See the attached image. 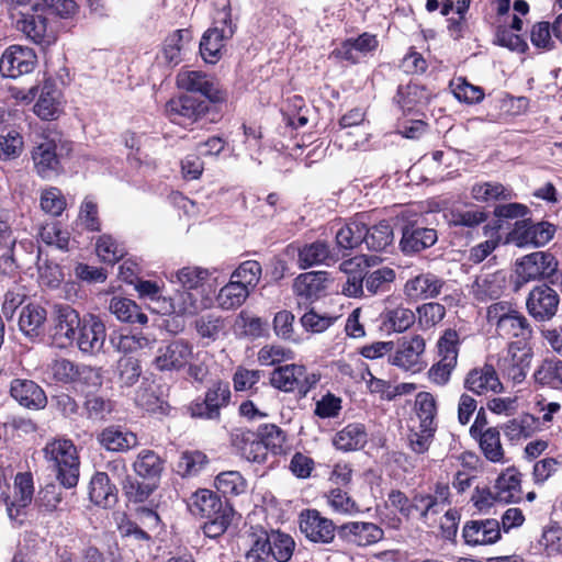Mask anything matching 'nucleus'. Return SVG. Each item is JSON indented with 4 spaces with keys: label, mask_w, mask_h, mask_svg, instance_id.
I'll use <instances>...</instances> for the list:
<instances>
[{
    "label": "nucleus",
    "mask_w": 562,
    "mask_h": 562,
    "mask_svg": "<svg viewBox=\"0 0 562 562\" xmlns=\"http://www.w3.org/2000/svg\"><path fill=\"white\" fill-rule=\"evenodd\" d=\"M487 220V213L481 207L472 206L468 209H457L451 211L449 224L453 226H462L473 228Z\"/></svg>",
    "instance_id": "nucleus-55"
},
{
    "label": "nucleus",
    "mask_w": 562,
    "mask_h": 562,
    "mask_svg": "<svg viewBox=\"0 0 562 562\" xmlns=\"http://www.w3.org/2000/svg\"><path fill=\"white\" fill-rule=\"evenodd\" d=\"M367 442V432L361 424H349L333 438V445L341 451H353Z\"/></svg>",
    "instance_id": "nucleus-36"
},
{
    "label": "nucleus",
    "mask_w": 562,
    "mask_h": 562,
    "mask_svg": "<svg viewBox=\"0 0 562 562\" xmlns=\"http://www.w3.org/2000/svg\"><path fill=\"white\" fill-rule=\"evenodd\" d=\"M111 341L117 351L123 353H134L145 349H153L156 338L143 333H135L119 335L116 338L112 337Z\"/></svg>",
    "instance_id": "nucleus-44"
},
{
    "label": "nucleus",
    "mask_w": 562,
    "mask_h": 562,
    "mask_svg": "<svg viewBox=\"0 0 562 562\" xmlns=\"http://www.w3.org/2000/svg\"><path fill=\"white\" fill-rule=\"evenodd\" d=\"M436 430L432 427L413 426L407 436L411 450L417 454L426 453L432 443Z\"/></svg>",
    "instance_id": "nucleus-60"
},
{
    "label": "nucleus",
    "mask_w": 562,
    "mask_h": 562,
    "mask_svg": "<svg viewBox=\"0 0 562 562\" xmlns=\"http://www.w3.org/2000/svg\"><path fill=\"white\" fill-rule=\"evenodd\" d=\"M10 394L20 405L30 409H42L47 404V397L43 389L31 380H13Z\"/></svg>",
    "instance_id": "nucleus-24"
},
{
    "label": "nucleus",
    "mask_w": 562,
    "mask_h": 562,
    "mask_svg": "<svg viewBox=\"0 0 562 562\" xmlns=\"http://www.w3.org/2000/svg\"><path fill=\"white\" fill-rule=\"evenodd\" d=\"M464 387L476 395H483L490 392L497 394L504 391L495 367L487 362L482 367L471 369L467 373Z\"/></svg>",
    "instance_id": "nucleus-17"
},
{
    "label": "nucleus",
    "mask_w": 562,
    "mask_h": 562,
    "mask_svg": "<svg viewBox=\"0 0 562 562\" xmlns=\"http://www.w3.org/2000/svg\"><path fill=\"white\" fill-rule=\"evenodd\" d=\"M326 497L329 507L337 514L351 516L360 512V507L356 501L340 488L330 490Z\"/></svg>",
    "instance_id": "nucleus-61"
},
{
    "label": "nucleus",
    "mask_w": 562,
    "mask_h": 562,
    "mask_svg": "<svg viewBox=\"0 0 562 562\" xmlns=\"http://www.w3.org/2000/svg\"><path fill=\"white\" fill-rule=\"evenodd\" d=\"M89 496L91 502L102 507H108L115 502L114 487L110 484L106 473L98 472L92 476Z\"/></svg>",
    "instance_id": "nucleus-39"
},
{
    "label": "nucleus",
    "mask_w": 562,
    "mask_h": 562,
    "mask_svg": "<svg viewBox=\"0 0 562 562\" xmlns=\"http://www.w3.org/2000/svg\"><path fill=\"white\" fill-rule=\"evenodd\" d=\"M43 453L48 469L55 473L56 480L63 487L72 488L78 484L80 459L71 440L53 439L45 445Z\"/></svg>",
    "instance_id": "nucleus-2"
},
{
    "label": "nucleus",
    "mask_w": 562,
    "mask_h": 562,
    "mask_svg": "<svg viewBox=\"0 0 562 562\" xmlns=\"http://www.w3.org/2000/svg\"><path fill=\"white\" fill-rule=\"evenodd\" d=\"M66 199L58 188L49 187L41 193V209L52 215L59 216L66 209Z\"/></svg>",
    "instance_id": "nucleus-64"
},
{
    "label": "nucleus",
    "mask_w": 562,
    "mask_h": 562,
    "mask_svg": "<svg viewBox=\"0 0 562 562\" xmlns=\"http://www.w3.org/2000/svg\"><path fill=\"white\" fill-rule=\"evenodd\" d=\"M480 448L484 457L494 463L505 462V452L501 442V434L495 427L486 428L479 435Z\"/></svg>",
    "instance_id": "nucleus-41"
},
{
    "label": "nucleus",
    "mask_w": 562,
    "mask_h": 562,
    "mask_svg": "<svg viewBox=\"0 0 562 562\" xmlns=\"http://www.w3.org/2000/svg\"><path fill=\"white\" fill-rule=\"evenodd\" d=\"M495 497L501 503H516L521 498V474L515 468H507L493 485Z\"/></svg>",
    "instance_id": "nucleus-28"
},
{
    "label": "nucleus",
    "mask_w": 562,
    "mask_h": 562,
    "mask_svg": "<svg viewBox=\"0 0 562 562\" xmlns=\"http://www.w3.org/2000/svg\"><path fill=\"white\" fill-rule=\"evenodd\" d=\"M34 111L43 120H54L59 114V91L53 85L43 86Z\"/></svg>",
    "instance_id": "nucleus-40"
},
{
    "label": "nucleus",
    "mask_w": 562,
    "mask_h": 562,
    "mask_svg": "<svg viewBox=\"0 0 562 562\" xmlns=\"http://www.w3.org/2000/svg\"><path fill=\"white\" fill-rule=\"evenodd\" d=\"M250 292L231 278L217 295L218 306L223 310H235L244 304Z\"/></svg>",
    "instance_id": "nucleus-51"
},
{
    "label": "nucleus",
    "mask_w": 562,
    "mask_h": 562,
    "mask_svg": "<svg viewBox=\"0 0 562 562\" xmlns=\"http://www.w3.org/2000/svg\"><path fill=\"white\" fill-rule=\"evenodd\" d=\"M437 238L435 229L409 224L403 228L400 245L405 254L419 252L432 246Z\"/></svg>",
    "instance_id": "nucleus-27"
},
{
    "label": "nucleus",
    "mask_w": 562,
    "mask_h": 562,
    "mask_svg": "<svg viewBox=\"0 0 562 562\" xmlns=\"http://www.w3.org/2000/svg\"><path fill=\"white\" fill-rule=\"evenodd\" d=\"M98 257L106 263H115L123 258L125 249L111 235H102L95 243Z\"/></svg>",
    "instance_id": "nucleus-59"
},
{
    "label": "nucleus",
    "mask_w": 562,
    "mask_h": 562,
    "mask_svg": "<svg viewBox=\"0 0 562 562\" xmlns=\"http://www.w3.org/2000/svg\"><path fill=\"white\" fill-rule=\"evenodd\" d=\"M394 235L391 225L383 221L372 226L366 227L364 239L367 247L374 251L385 250L393 244Z\"/></svg>",
    "instance_id": "nucleus-49"
},
{
    "label": "nucleus",
    "mask_w": 562,
    "mask_h": 562,
    "mask_svg": "<svg viewBox=\"0 0 562 562\" xmlns=\"http://www.w3.org/2000/svg\"><path fill=\"white\" fill-rule=\"evenodd\" d=\"M188 506L194 516L205 519L224 513L226 508H231L228 504L222 502L216 493L205 488L192 494Z\"/></svg>",
    "instance_id": "nucleus-26"
},
{
    "label": "nucleus",
    "mask_w": 562,
    "mask_h": 562,
    "mask_svg": "<svg viewBox=\"0 0 562 562\" xmlns=\"http://www.w3.org/2000/svg\"><path fill=\"white\" fill-rule=\"evenodd\" d=\"M338 536L346 543L366 548L384 538L383 529L371 521H348L337 528Z\"/></svg>",
    "instance_id": "nucleus-14"
},
{
    "label": "nucleus",
    "mask_w": 562,
    "mask_h": 562,
    "mask_svg": "<svg viewBox=\"0 0 562 562\" xmlns=\"http://www.w3.org/2000/svg\"><path fill=\"white\" fill-rule=\"evenodd\" d=\"M300 530L314 543L328 544L335 539L336 527L331 519L316 509H305L300 515Z\"/></svg>",
    "instance_id": "nucleus-13"
},
{
    "label": "nucleus",
    "mask_w": 562,
    "mask_h": 562,
    "mask_svg": "<svg viewBox=\"0 0 562 562\" xmlns=\"http://www.w3.org/2000/svg\"><path fill=\"white\" fill-rule=\"evenodd\" d=\"M533 378L542 386L562 391V360H544L535 371Z\"/></svg>",
    "instance_id": "nucleus-42"
},
{
    "label": "nucleus",
    "mask_w": 562,
    "mask_h": 562,
    "mask_svg": "<svg viewBox=\"0 0 562 562\" xmlns=\"http://www.w3.org/2000/svg\"><path fill=\"white\" fill-rule=\"evenodd\" d=\"M231 443L237 453L249 462L263 463L266 448L258 432L246 428H235L231 432Z\"/></svg>",
    "instance_id": "nucleus-19"
},
{
    "label": "nucleus",
    "mask_w": 562,
    "mask_h": 562,
    "mask_svg": "<svg viewBox=\"0 0 562 562\" xmlns=\"http://www.w3.org/2000/svg\"><path fill=\"white\" fill-rule=\"evenodd\" d=\"M462 536L469 546L495 543L501 538L499 522L496 519L468 521L463 527Z\"/></svg>",
    "instance_id": "nucleus-22"
},
{
    "label": "nucleus",
    "mask_w": 562,
    "mask_h": 562,
    "mask_svg": "<svg viewBox=\"0 0 562 562\" xmlns=\"http://www.w3.org/2000/svg\"><path fill=\"white\" fill-rule=\"evenodd\" d=\"M336 260L329 245L324 240L305 244L297 251V266L303 270L318 265L329 266Z\"/></svg>",
    "instance_id": "nucleus-29"
},
{
    "label": "nucleus",
    "mask_w": 562,
    "mask_h": 562,
    "mask_svg": "<svg viewBox=\"0 0 562 562\" xmlns=\"http://www.w3.org/2000/svg\"><path fill=\"white\" fill-rule=\"evenodd\" d=\"M215 487L224 495H239L246 491V480L238 471L221 472L215 477Z\"/></svg>",
    "instance_id": "nucleus-58"
},
{
    "label": "nucleus",
    "mask_w": 562,
    "mask_h": 562,
    "mask_svg": "<svg viewBox=\"0 0 562 562\" xmlns=\"http://www.w3.org/2000/svg\"><path fill=\"white\" fill-rule=\"evenodd\" d=\"M54 338L63 345L75 341L77 330L82 319L78 312L68 304L55 305L53 313Z\"/></svg>",
    "instance_id": "nucleus-20"
},
{
    "label": "nucleus",
    "mask_w": 562,
    "mask_h": 562,
    "mask_svg": "<svg viewBox=\"0 0 562 562\" xmlns=\"http://www.w3.org/2000/svg\"><path fill=\"white\" fill-rule=\"evenodd\" d=\"M15 27L31 42L49 44L47 35V19L38 12L22 14L15 22Z\"/></svg>",
    "instance_id": "nucleus-30"
},
{
    "label": "nucleus",
    "mask_w": 562,
    "mask_h": 562,
    "mask_svg": "<svg viewBox=\"0 0 562 562\" xmlns=\"http://www.w3.org/2000/svg\"><path fill=\"white\" fill-rule=\"evenodd\" d=\"M15 499L8 505V514L11 518L14 517L13 509L15 508L16 515L20 508L27 506L33 497V479L30 473H19L14 480Z\"/></svg>",
    "instance_id": "nucleus-48"
},
{
    "label": "nucleus",
    "mask_w": 562,
    "mask_h": 562,
    "mask_svg": "<svg viewBox=\"0 0 562 562\" xmlns=\"http://www.w3.org/2000/svg\"><path fill=\"white\" fill-rule=\"evenodd\" d=\"M231 390L227 382L215 381L207 389L202 402H194L190 406L193 417L213 419L218 417L220 409L228 404Z\"/></svg>",
    "instance_id": "nucleus-16"
},
{
    "label": "nucleus",
    "mask_w": 562,
    "mask_h": 562,
    "mask_svg": "<svg viewBox=\"0 0 562 562\" xmlns=\"http://www.w3.org/2000/svg\"><path fill=\"white\" fill-rule=\"evenodd\" d=\"M213 24L204 32L200 42L201 56L209 64H215L220 60L225 42L235 33L231 13L226 9L217 12Z\"/></svg>",
    "instance_id": "nucleus-4"
},
{
    "label": "nucleus",
    "mask_w": 562,
    "mask_h": 562,
    "mask_svg": "<svg viewBox=\"0 0 562 562\" xmlns=\"http://www.w3.org/2000/svg\"><path fill=\"white\" fill-rule=\"evenodd\" d=\"M134 471L142 477H158L164 469V462L153 450H142L134 464Z\"/></svg>",
    "instance_id": "nucleus-52"
},
{
    "label": "nucleus",
    "mask_w": 562,
    "mask_h": 562,
    "mask_svg": "<svg viewBox=\"0 0 562 562\" xmlns=\"http://www.w3.org/2000/svg\"><path fill=\"white\" fill-rule=\"evenodd\" d=\"M382 324L387 330L404 333L416 322V313L403 304L386 306L381 314Z\"/></svg>",
    "instance_id": "nucleus-34"
},
{
    "label": "nucleus",
    "mask_w": 562,
    "mask_h": 562,
    "mask_svg": "<svg viewBox=\"0 0 562 562\" xmlns=\"http://www.w3.org/2000/svg\"><path fill=\"white\" fill-rule=\"evenodd\" d=\"M177 85L183 90L199 92L212 102H220L223 100V93L220 90L216 80L202 71H180L177 76Z\"/></svg>",
    "instance_id": "nucleus-18"
},
{
    "label": "nucleus",
    "mask_w": 562,
    "mask_h": 562,
    "mask_svg": "<svg viewBox=\"0 0 562 562\" xmlns=\"http://www.w3.org/2000/svg\"><path fill=\"white\" fill-rule=\"evenodd\" d=\"M258 434L266 448V458L269 451L273 454H281L283 452L285 434L280 427L273 424L262 425L259 427Z\"/></svg>",
    "instance_id": "nucleus-57"
},
{
    "label": "nucleus",
    "mask_w": 562,
    "mask_h": 562,
    "mask_svg": "<svg viewBox=\"0 0 562 562\" xmlns=\"http://www.w3.org/2000/svg\"><path fill=\"white\" fill-rule=\"evenodd\" d=\"M47 313L38 304L30 303L25 305L19 317L20 330L29 337H37L46 321Z\"/></svg>",
    "instance_id": "nucleus-35"
},
{
    "label": "nucleus",
    "mask_w": 562,
    "mask_h": 562,
    "mask_svg": "<svg viewBox=\"0 0 562 562\" xmlns=\"http://www.w3.org/2000/svg\"><path fill=\"white\" fill-rule=\"evenodd\" d=\"M559 306L558 292L547 284L533 286L526 297L527 312L536 322L551 321L557 315Z\"/></svg>",
    "instance_id": "nucleus-6"
},
{
    "label": "nucleus",
    "mask_w": 562,
    "mask_h": 562,
    "mask_svg": "<svg viewBox=\"0 0 562 562\" xmlns=\"http://www.w3.org/2000/svg\"><path fill=\"white\" fill-rule=\"evenodd\" d=\"M328 276L326 271L301 273L294 280L293 291L297 296L315 300L325 291Z\"/></svg>",
    "instance_id": "nucleus-32"
},
{
    "label": "nucleus",
    "mask_w": 562,
    "mask_h": 562,
    "mask_svg": "<svg viewBox=\"0 0 562 562\" xmlns=\"http://www.w3.org/2000/svg\"><path fill=\"white\" fill-rule=\"evenodd\" d=\"M261 277V266L256 260L241 262L232 273V279L245 286L249 292L254 290Z\"/></svg>",
    "instance_id": "nucleus-56"
},
{
    "label": "nucleus",
    "mask_w": 562,
    "mask_h": 562,
    "mask_svg": "<svg viewBox=\"0 0 562 562\" xmlns=\"http://www.w3.org/2000/svg\"><path fill=\"white\" fill-rule=\"evenodd\" d=\"M71 143L56 131H44L32 149V161L42 179H53L63 172L61 160L71 151Z\"/></svg>",
    "instance_id": "nucleus-1"
},
{
    "label": "nucleus",
    "mask_w": 562,
    "mask_h": 562,
    "mask_svg": "<svg viewBox=\"0 0 562 562\" xmlns=\"http://www.w3.org/2000/svg\"><path fill=\"white\" fill-rule=\"evenodd\" d=\"M430 92L419 85H407L400 88L397 93V102L403 110L412 111L417 106L426 105L430 100Z\"/></svg>",
    "instance_id": "nucleus-53"
},
{
    "label": "nucleus",
    "mask_w": 562,
    "mask_h": 562,
    "mask_svg": "<svg viewBox=\"0 0 562 562\" xmlns=\"http://www.w3.org/2000/svg\"><path fill=\"white\" fill-rule=\"evenodd\" d=\"M395 280V271L389 267L364 274V288L370 295L386 292Z\"/></svg>",
    "instance_id": "nucleus-54"
},
{
    "label": "nucleus",
    "mask_w": 562,
    "mask_h": 562,
    "mask_svg": "<svg viewBox=\"0 0 562 562\" xmlns=\"http://www.w3.org/2000/svg\"><path fill=\"white\" fill-rule=\"evenodd\" d=\"M426 342L420 335L403 337L391 357V363L405 371L419 372L424 368Z\"/></svg>",
    "instance_id": "nucleus-12"
},
{
    "label": "nucleus",
    "mask_w": 562,
    "mask_h": 562,
    "mask_svg": "<svg viewBox=\"0 0 562 562\" xmlns=\"http://www.w3.org/2000/svg\"><path fill=\"white\" fill-rule=\"evenodd\" d=\"M366 224L355 220L342 227L336 233V243L340 249L350 250L358 247L364 239Z\"/></svg>",
    "instance_id": "nucleus-50"
},
{
    "label": "nucleus",
    "mask_w": 562,
    "mask_h": 562,
    "mask_svg": "<svg viewBox=\"0 0 562 562\" xmlns=\"http://www.w3.org/2000/svg\"><path fill=\"white\" fill-rule=\"evenodd\" d=\"M98 439L103 448L113 452H125L138 445L134 432L116 426L104 428Z\"/></svg>",
    "instance_id": "nucleus-31"
},
{
    "label": "nucleus",
    "mask_w": 562,
    "mask_h": 562,
    "mask_svg": "<svg viewBox=\"0 0 562 562\" xmlns=\"http://www.w3.org/2000/svg\"><path fill=\"white\" fill-rule=\"evenodd\" d=\"M302 366L286 364L273 370L270 383L273 387L283 392H299Z\"/></svg>",
    "instance_id": "nucleus-38"
},
{
    "label": "nucleus",
    "mask_w": 562,
    "mask_h": 562,
    "mask_svg": "<svg viewBox=\"0 0 562 562\" xmlns=\"http://www.w3.org/2000/svg\"><path fill=\"white\" fill-rule=\"evenodd\" d=\"M443 281L432 273H422L409 280L404 285V294L414 301L437 296Z\"/></svg>",
    "instance_id": "nucleus-25"
},
{
    "label": "nucleus",
    "mask_w": 562,
    "mask_h": 562,
    "mask_svg": "<svg viewBox=\"0 0 562 562\" xmlns=\"http://www.w3.org/2000/svg\"><path fill=\"white\" fill-rule=\"evenodd\" d=\"M262 537L267 541L270 557L278 562H286L291 559L295 547L291 536L272 530L270 533L262 535Z\"/></svg>",
    "instance_id": "nucleus-37"
},
{
    "label": "nucleus",
    "mask_w": 562,
    "mask_h": 562,
    "mask_svg": "<svg viewBox=\"0 0 562 562\" xmlns=\"http://www.w3.org/2000/svg\"><path fill=\"white\" fill-rule=\"evenodd\" d=\"M554 233L555 226L549 222L532 223L529 220H521L515 223L508 239L518 247H541L553 238Z\"/></svg>",
    "instance_id": "nucleus-8"
},
{
    "label": "nucleus",
    "mask_w": 562,
    "mask_h": 562,
    "mask_svg": "<svg viewBox=\"0 0 562 562\" xmlns=\"http://www.w3.org/2000/svg\"><path fill=\"white\" fill-rule=\"evenodd\" d=\"M533 358L531 346L527 341H512L506 352L497 360L501 373L514 383H521L530 369Z\"/></svg>",
    "instance_id": "nucleus-5"
},
{
    "label": "nucleus",
    "mask_w": 562,
    "mask_h": 562,
    "mask_svg": "<svg viewBox=\"0 0 562 562\" xmlns=\"http://www.w3.org/2000/svg\"><path fill=\"white\" fill-rule=\"evenodd\" d=\"M207 110L205 101L189 94H181L166 103V114L170 121L183 126L200 120Z\"/></svg>",
    "instance_id": "nucleus-11"
},
{
    "label": "nucleus",
    "mask_w": 562,
    "mask_h": 562,
    "mask_svg": "<svg viewBox=\"0 0 562 562\" xmlns=\"http://www.w3.org/2000/svg\"><path fill=\"white\" fill-rule=\"evenodd\" d=\"M37 63L35 52L26 46L11 45L0 59V74L7 78H18L34 70Z\"/></svg>",
    "instance_id": "nucleus-10"
},
{
    "label": "nucleus",
    "mask_w": 562,
    "mask_h": 562,
    "mask_svg": "<svg viewBox=\"0 0 562 562\" xmlns=\"http://www.w3.org/2000/svg\"><path fill=\"white\" fill-rule=\"evenodd\" d=\"M557 266L554 256L549 252L536 251L522 257L516 263L517 286L551 276L557 270Z\"/></svg>",
    "instance_id": "nucleus-9"
},
{
    "label": "nucleus",
    "mask_w": 562,
    "mask_h": 562,
    "mask_svg": "<svg viewBox=\"0 0 562 562\" xmlns=\"http://www.w3.org/2000/svg\"><path fill=\"white\" fill-rule=\"evenodd\" d=\"M75 383H77L83 392L92 393L98 391L103 383L101 369L86 364H79Z\"/></svg>",
    "instance_id": "nucleus-62"
},
{
    "label": "nucleus",
    "mask_w": 562,
    "mask_h": 562,
    "mask_svg": "<svg viewBox=\"0 0 562 562\" xmlns=\"http://www.w3.org/2000/svg\"><path fill=\"white\" fill-rule=\"evenodd\" d=\"M415 414L419 426L432 427L437 429V402L429 392H419L415 398Z\"/></svg>",
    "instance_id": "nucleus-47"
},
{
    "label": "nucleus",
    "mask_w": 562,
    "mask_h": 562,
    "mask_svg": "<svg viewBox=\"0 0 562 562\" xmlns=\"http://www.w3.org/2000/svg\"><path fill=\"white\" fill-rule=\"evenodd\" d=\"M506 286V273L496 271L477 276L470 285V294L479 302L498 299Z\"/></svg>",
    "instance_id": "nucleus-23"
},
{
    "label": "nucleus",
    "mask_w": 562,
    "mask_h": 562,
    "mask_svg": "<svg viewBox=\"0 0 562 562\" xmlns=\"http://www.w3.org/2000/svg\"><path fill=\"white\" fill-rule=\"evenodd\" d=\"M496 334L501 337L519 338V340L527 341L532 336V327L528 319L516 310Z\"/></svg>",
    "instance_id": "nucleus-45"
},
{
    "label": "nucleus",
    "mask_w": 562,
    "mask_h": 562,
    "mask_svg": "<svg viewBox=\"0 0 562 562\" xmlns=\"http://www.w3.org/2000/svg\"><path fill=\"white\" fill-rule=\"evenodd\" d=\"M370 265L366 256H356L340 263V271L347 276L341 293L348 297H361L364 294L363 269Z\"/></svg>",
    "instance_id": "nucleus-21"
},
{
    "label": "nucleus",
    "mask_w": 562,
    "mask_h": 562,
    "mask_svg": "<svg viewBox=\"0 0 562 562\" xmlns=\"http://www.w3.org/2000/svg\"><path fill=\"white\" fill-rule=\"evenodd\" d=\"M207 458L201 451H184L177 463V471L181 476L198 474L206 464Z\"/></svg>",
    "instance_id": "nucleus-63"
},
{
    "label": "nucleus",
    "mask_w": 562,
    "mask_h": 562,
    "mask_svg": "<svg viewBox=\"0 0 562 562\" xmlns=\"http://www.w3.org/2000/svg\"><path fill=\"white\" fill-rule=\"evenodd\" d=\"M192 40L189 30H177L171 33L164 43L162 55L168 64L177 65L181 61V52Z\"/></svg>",
    "instance_id": "nucleus-46"
},
{
    "label": "nucleus",
    "mask_w": 562,
    "mask_h": 562,
    "mask_svg": "<svg viewBox=\"0 0 562 562\" xmlns=\"http://www.w3.org/2000/svg\"><path fill=\"white\" fill-rule=\"evenodd\" d=\"M109 311L122 323L145 325L148 317L140 307L131 299L113 296L109 302Z\"/></svg>",
    "instance_id": "nucleus-33"
},
{
    "label": "nucleus",
    "mask_w": 562,
    "mask_h": 562,
    "mask_svg": "<svg viewBox=\"0 0 562 562\" xmlns=\"http://www.w3.org/2000/svg\"><path fill=\"white\" fill-rule=\"evenodd\" d=\"M192 358V345L184 339H175L158 347L153 364L159 371H179L188 366Z\"/></svg>",
    "instance_id": "nucleus-7"
},
{
    "label": "nucleus",
    "mask_w": 562,
    "mask_h": 562,
    "mask_svg": "<svg viewBox=\"0 0 562 562\" xmlns=\"http://www.w3.org/2000/svg\"><path fill=\"white\" fill-rule=\"evenodd\" d=\"M210 273L200 267H184L172 276L171 281L178 282L182 291L171 299V307L178 314H195L205 307L201 290Z\"/></svg>",
    "instance_id": "nucleus-3"
},
{
    "label": "nucleus",
    "mask_w": 562,
    "mask_h": 562,
    "mask_svg": "<svg viewBox=\"0 0 562 562\" xmlns=\"http://www.w3.org/2000/svg\"><path fill=\"white\" fill-rule=\"evenodd\" d=\"M106 337L104 323L94 315L83 317L76 334V344L86 355L94 356L102 351Z\"/></svg>",
    "instance_id": "nucleus-15"
},
{
    "label": "nucleus",
    "mask_w": 562,
    "mask_h": 562,
    "mask_svg": "<svg viewBox=\"0 0 562 562\" xmlns=\"http://www.w3.org/2000/svg\"><path fill=\"white\" fill-rule=\"evenodd\" d=\"M471 194L479 202L506 201L515 196L510 188L498 182L475 183L471 189Z\"/></svg>",
    "instance_id": "nucleus-43"
}]
</instances>
